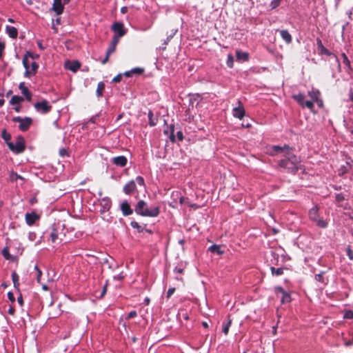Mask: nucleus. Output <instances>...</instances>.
I'll return each instance as SVG.
<instances>
[{
    "label": "nucleus",
    "instance_id": "f257e3e1",
    "mask_svg": "<svg viewBox=\"0 0 353 353\" xmlns=\"http://www.w3.org/2000/svg\"><path fill=\"white\" fill-rule=\"evenodd\" d=\"M292 148L288 145L283 146L273 145L271 148L270 154L275 156L280 154L281 159L277 161L278 165L288 173L296 174L301 168V161L292 152Z\"/></svg>",
    "mask_w": 353,
    "mask_h": 353
},
{
    "label": "nucleus",
    "instance_id": "f03ea898",
    "mask_svg": "<svg viewBox=\"0 0 353 353\" xmlns=\"http://www.w3.org/2000/svg\"><path fill=\"white\" fill-rule=\"evenodd\" d=\"M134 210L137 214L142 216L157 217L160 213V207L154 205L149 208L145 201L140 200L136 204Z\"/></svg>",
    "mask_w": 353,
    "mask_h": 353
},
{
    "label": "nucleus",
    "instance_id": "7ed1b4c3",
    "mask_svg": "<svg viewBox=\"0 0 353 353\" xmlns=\"http://www.w3.org/2000/svg\"><path fill=\"white\" fill-rule=\"evenodd\" d=\"M316 46H317V48H318L319 54H321V55L325 54L327 56H331L332 57V59H334V65H336V72H340L341 68V64H340L338 57L335 54H334L331 52H330L326 48L324 47L321 40L319 38L316 39Z\"/></svg>",
    "mask_w": 353,
    "mask_h": 353
},
{
    "label": "nucleus",
    "instance_id": "20e7f679",
    "mask_svg": "<svg viewBox=\"0 0 353 353\" xmlns=\"http://www.w3.org/2000/svg\"><path fill=\"white\" fill-rule=\"evenodd\" d=\"M9 149L16 154H19L25 150L24 140L21 137H19L16 141L8 142Z\"/></svg>",
    "mask_w": 353,
    "mask_h": 353
},
{
    "label": "nucleus",
    "instance_id": "39448f33",
    "mask_svg": "<svg viewBox=\"0 0 353 353\" xmlns=\"http://www.w3.org/2000/svg\"><path fill=\"white\" fill-rule=\"evenodd\" d=\"M34 107L37 112L41 114H47L52 109V106L49 105L48 102L45 99L41 101L36 102L34 104Z\"/></svg>",
    "mask_w": 353,
    "mask_h": 353
},
{
    "label": "nucleus",
    "instance_id": "423d86ee",
    "mask_svg": "<svg viewBox=\"0 0 353 353\" xmlns=\"http://www.w3.org/2000/svg\"><path fill=\"white\" fill-rule=\"evenodd\" d=\"M112 30L114 32V37L120 39L124 36L126 31L121 22H115L112 25Z\"/></svg>",
    "mask_w": 353,
    "mask_h": 353
},
{
    "label": "nucleus",
    "instance_id": "0eeeda50",
    "mask_svg": "<svg viewBox=\"0 0 353 353\" xmlns=\"http://www.w3.org/2000/svg\"><path fill=\"white\" fill-rule=\"evenodd\" d=\"M99 204L101 205L100 212L101 214H103L110 210L112 201L109 197L105 196L99 200Z\"/></svg>",
    "mask_w": 353,
    "mask_h": 353
},
{
    "label": "nucleus",
    "instance_id": "6e6552de",
    "mask_svg": "<svg viewBox=\"0 0 353 353\" xmlns=\"http://www.w3.org/2000/svg\"><path fill=\"white\" fill-rule=\"evenodd\" d=\"M238 106L232 109V114L235 118L242 119L245 116V111L240 100L237 101Z\"/></svg>",
    "mask_w": 353,
    "mask_h": 353
},
{
    "label": "nucleus",
    "instance_id": "1a4fd4ad",
    "mask_svg": "<svg viewBox=\"0 0 353 353\" xmlns=\"http://www.w3.org/2000/svg\"><path fill=\"white\" fill-rule=\"evenodd\" d=\"M275 292L276 294H281V301L282 303H289L291 301L290 294L286 292L281 286L276 287Z\"/></svg>",
    "mask_w": 353,
    "mask_h": 353
},
{
    "label": "nucleus",
    "instance_id": "9d476101",
    "mask_svg": "<svg viewBox=\"0 0 353 353\" xmlns=\"http://www.w3.org/2000/svg\"><path fill=\"white\" fill-rule=\"evenodd\" d=\"M111 162L119 167H124L128 163V159L125 156H118L111 159Z\"/></svg>",
    "mask_w": 353,
    "mask_h": 353
},
{
    "label": "nucleus",
    "instance_id": "9b49d317",
    "mask_svg": "<svg viewBox=\"0 0 353 353\" xmlns=\"http://www.w3.org/2000/svg\"><path fill=\"white\" fill-rule=\"evenodd\" d=\"M51 9L57 15L61 14L63 12V4L62 3V0H54Z\"/></svg>",
    "mask_w": 353,
    "mask_h": 353
},
{
    "label": "nucleus",
    "instance_id": "f8f14e48",
    "mask_svg": "<svg viewBox=\"0 0 353 353\" xmlns=\"http://www.w3.org/2000/svg\"><path fill=\"white\" fill-rule=\"evenodd\" d=\"M32 123V119L30 117H26L23 121L19 125V129L22 132L27 131Z\"/></svg>",
    "mask_w": 353,
    "mask_h": 353
},
{
    "label": "nucleus",
    "instance_id": "ddd939ff",
    "mask_svg": "<svg viewBox=\"0 0 353 353\" xmlns=\"http://www.w3.org/2000/svg\"><path fill=\"white\" fill-rule=\"evenodd\" d=\"M136 183L134 180L128 182L123 187V191L125 194H131L136 189Z\"/></svg>",
    "mask_w": 353,
    "mask_h": 353
},
{
    "label": "nucleus",
    "instance_id": "4468645a",
    "mask_svg": "<svg viewBox=\"0 0 353 353\" xmlns=\"http://www.w3.org/2000/svg\"><path fill=\"white\" fill-rule=\"evenodd\" d=\"M19 88L21 94L26 97L28 101H30L32 99V94L27 87L25 86L24 82H21L19 85Z\"/></svg>",
    "mask_w": 353,
    "mask_h": 353
},
{
    "label": "nucleus",
    "instance_id": "2eb2a0df",
    "mask_svg": "<svg viewBox=\"0 0 353 353\" xmlns=\"http://www.w3.org/2000/svg\"><path fill=\"white\" fill-rule=\"evenodd\" d=\"M39 216L34 212L26 214V222L28 225H33Z\"/></svg>",
    "mask_w": 353,
    "mask_h": 353
},
{
    "label": "nucleus",
    "instance_id": "dca6fc26",
    "mask_svg": "<svg viewBox=\"0 0 353 353\" xmlns=\"http://www.w3.org/2000/svg\"><path fill=\"white\" fill-rule=\"evenodd\" d=\"M121 210L124 216H128L132 214L133 211L131 209L127 201H123L121 205Z\"/></svg>",
    "mask_w": 353,
    "mask_h": 353
},
{
    "label": "nucleus",
    "instance_id": "f3484780",
    "mask_svg": "<svg viewBox=\"0 0 353 353\" xmlns=\"http://www.w3.org/2000/svg\"><path fill=\"white\" fill-rule=\"evenodd\" d=\"M280 35L282 39L287 43L290 44L292 43V37L290 32L287 30H279Z\"/></svg>",
    "mask_w": 353,
    "mask_h": 353
},
{
    "label": "nucleus",
    "instance_id": "a211bd4d",
    "mask_svg": "<svg viewBox=\"0 0 353 353\" xmlns=\"http://www.w3.org/2000/svg\"><path fill=\"white\" fill-rule=\"evenodd\" d=\"M174 125L172 124L170 125V126L167 127V128L164 129V130H163V133L165 135L169 137L170 140L172 142L175 141V137H174Z\"/></svg>",
    "mask_w": 353,
    "mask_h": 353
},
{
    "label": "nucleus",
    "instance_id": "6ab92c4d",
    "mask_svg": "<svg viewBox=\"0 0 353 353\" xmlns=\"http://www.w3.org/2000/svg\"><path fill=\"white\" fill-rule=\"evenodd\" d=\"M319 217V207L316 205L309 210V218L311 221L314 222Z\"/></svg>",
    "mask_w": 353,
    "mask_h": 353
},
{
    "label": "nucleus",
    "instance_id": "aec40b11",
    "mask_svg": "<svg viewBox=\"0 0 353 353\" xmlns=\"http://www.w3.org/2000/svg\"><path fill=\"white\" fill-rule=\"evenodd\" d=\"M59 228V225H57L54 223L51 227V232H50V238L52 242H55L56 240L58 239L59 233H58V229Z\"/></svg>",
    "mask_w": 353,
    "mask_h": 353
},
{
    "label": "nucleus",
    "instance_id": "412c9836",
    "mask_svg": "<svg viewBox=\"0 0 353 353\" xmlns=\"http://www.w3.org/2000/svg\"><path fill=\"white\" fill-rule=\"evenodd\" d=\"M6 33L8 34V36L10 38L15 39L17 37L18 30L15 27L10 26H6Z\"/></svg>",
    "mask_w": 353,
    "mask_h": 353
},
{
    "label": "nucleus",
    "instance_id": "4be33fe9",
    "mask_svg": "<svg viewBox=\"0 0 353 353\" xmlns=\"http://www.w3.org/2000/svg\"><path fill=\"white\" fill-rule=\"evenodd\" d=\"M119 39H120L113 36L112 40L107 49V54H112L114 52L116 46L119 41Z\"/></svg>",
    "mask_w": 353,
    "mask_h": 353
},
{
    "label": "nucleus",
    "instance_id": "5701e85b",
    "mask_svg": "<svg viewBox=\"0 0 353 353\" xmlns=\"http://www.w3.org/2000/svg\"><path fill=\"white\" fill-rule=\"evenodd\" d=\"M66 66L68 70H71L72 72H75L79 69L81 64H80L79 61H69L66 64Z\"/></svg>",
    "mask_w": 353,
    "mask_h": 353
},
{
    "label": "nucleus",
    "instance_id": "b1692460",
    "mask_svg": "<svg viewBox=\"0 0 353 353\" xmlns=\"http://www.w3.org/2000/svg\"><path fill=\"white\" fill-rule=\"evenodd\" d=\"M208 251L212 253L221 255L224 253V251L221 249V245L214 244L208 248Z\"/></svg>",
    "mask_w": 353,
    "mask_h": 353
},
{
    "label": "nucleus",
    "instance_id": "393cba45",
    "mask_svg": "<svg viewBox=\"0 0 353 353\" xmlns=\"http://www.w3.org/2000/svg\"><path fill=\"white\" fill-rule=\"evenodd\" d=\"M236 57L237 60L246 61L248 60L249 54L248 52L238 50L236 51Z\"/></svg>",
    "mask_w": 353,
    "mask_h": 353
},
{
    "label": "nucleus",
    "instance_id": "a878e982",
    "mask_svg": "<svg viewBox=\"0 0 353 353\" xmlns=\"http://www.w3.org/2000/svg\"><path fill=\"white\" fill-rule=\"evenodd\" d=\"M29 57H33V54L31 52L27 51L25 55L23 56L22 63L25 69H29V63H28V58Z\"/></svg>",
    "mask_w": 353,
    "mask_h": 353
},
{
    "label": "nucleus",
    "instance_id": "bb28decb",
    "mask_svg": "<svg viewBox=\"0 0 353 353\" xmlns=\"http://www.w3.org/2000/svg\"><path fill=\"white\" fill-rule=\"evenodd\" d=\"M148 117L149 120V125L150 126H155L157 123L158 119L157 117H154L152 112L151 110L149 111L148 114Z\"/></svg>",
    "mask_w": 353,
    "mask_h": 353
},
{
    "label": "nucleus",
    "instance_id": "cd10ccee",
    "mask_svg": "<svg viewBox=\"0 0 353 353\" xmlns=\"http://www.w3.org/2000/svg\"><path fill=\"white\" fill-rule=\"evenodd\" d=\"M294 99L302 107H304L305 96L303 94L293 95Z\"/></svg>",
    "mask_w": 353,
    "mask_h": 353
},
{
    "label": "nucleus",
    "instance_id": "c85d7f7f",
    "mask_svg": "<svg viewBox=\"0 0 353 353\" xmlns=\"http://www.w3.org/2000/svg\"><path fill=\"white\" fill-rule=\"evenodd\" d=\"M341 57L343 58V63L346 66L347 71L350 72L352 70V68L351 66V63L350 60L348 59L347 55L345 53H342Z\"/></svg>",
    "mask_w": 353,
    "mask_h": 353
},
{
    "label": "nucleus",
    "instance_id": "c756f323",
    "mask_svg": "<svg viewBox=\"0 0 353 353\" xmlns=\"http://www.w3.org/2000/svg\"><path fill=\"white\" fill-rule=\"evenodd\" d=\"M308 95L311 97L312 101L316 102L319 99L320 92L318 90H312L308 92Z\"/></svg>",
    "mask_w": 353,
    "mask_h": 353
},
{
    "label": "nucleus",
    "instance_id": "7c9ffc66",
    "mask_svg": "<svg viewBox=\"0 0 353 353\" xmlns=\"http://www.w3.org/2000/svg\"><path fill=\"white\" fill-rule=\"evenodd\" d=\"M23 101V98L19 95H14L12 97L10 100V105H19L21 102Z\"/></svg>",
    "mask_w": 353,
    "mask_h": 353
},
{
    "label": "nucleus",
    "instance_id": "2f4dec72",
    "mask_svg": "<svg viewBox=\"0 0 353 353\" xmlns=\"http://www.w3.org/2000/svg\"><path fill=\"white\" fill-rule=\"evenodd\" d=\"M314 222L316 223V225L321 228H325L328 225L327 221L321 217H319Z\"/></svg>",
    "mask_w": 353,
    "mask_h": 353
},
{
    "label": "nucleus",
    "instance_id": "473e14b6",
    "mask_svg": "<svg viewBox=\"0 0 353 353\" xmlns=\"http://www.w3.org/2000/svg\"><path fill=\"white\" fill-rule=\"evenodd\" d=\"M285 268H275L274 267H270L271 272L273 276H281L283 274V270Z\"/></svg>",
    "mask_w": 353,
    "mask_h": 353
},
{
    "label": "nucleus",
    "instance_id": "72a5a7b5",
    "mask_svg": "<svg viewBox=\"0 0 353 353\" xmlns=\"http://www.w3.org/2000/svg\"><path fill=\"white\" fill-rule=\"evenodd\" d=\"M12 280L14 284V287L18 288L19 286V276L15 272L12 273Z\"/></svg>",
    "mask_w": 353,
    "mask_h": 353
},
{
    "label": "nucleus",
    "instance_id": "f704fd0d",
    "mask_svg": "<svg viewBox=\"0 0 353 353\" xmlns=\"http://www.w3.org/2000/svg\"><path fill=\"white\" fill-rule=\"evenodd\" d=\"M105 88V84L103 83V82H99L97 85V95L98 97H102L103 95V90H104Z\"/></svg>",
    "mask_w": 353,
    "mask_h": 353
},
{
    "label": "nucleus",
    "instance_id": "c9c22d12",
    "mask_svg": "<svg viewBox=\"0 0 353 353\" xmlns=\"http://www.w3.org/2000/svg\"><path fill=\"white\" fill-rule=\"evenodd\" d=\"M144 72V69L142 68H134L130 70V72L133 75H140L142 74Z\"/></svg>",
    "mask_w": 353,
    "mask_h": 353
},
{
    "label": "nucleus",
    "instance_id": "e433bc0d",
    "mask_svg": "<svg viewBox=\"0 0 353 353\" xmlns=\"http://www.w3.org/2000/svg\"><path fill=\"white\" fill-rule=\"evenodd\" d=\"M1 137L6 142L7 144L8 142H10V140L11 139V135L7 132L6 130H3L2 131Z\"/></svg>",
    "mask_w": 353,
    "mask_h": 353
},
{
    "label": "nucleus",
    "instance_id": "4c0bfd02",
    "mask_svg": "<svg viewBox=\"0 0 353 353\" xmlns=\"http://www.w3.org/2000/svg\"><path fill=\"white\" fill-rule=\"evenodd\" d=\"M177 31V29L172 30L170 34H169L167 37L166 39L165 40L163 45L166 46L170 42V41L173 38V37L175 35Z\"/></svg>",
    "mask_w": 353,
    "mask_h": 353
},
{
    "label": "nucleus",
    "instance_id": "58836bf2",
    "mask_svg": "<svg viewBox=\"0 0 353 353\" xmlns=\"http://www.w3.org/2000/svg\"><path fill=\"white\" fill-rule=\"evenodd\" d=\"M325 274L324 271L321 272L319 274L315 275L314 279L316 281L324 283L323 274Z\"/></svg>",
    "mask_w": 353,
    "mask_h": 353
},
{
    "label": "nucleus",
    "instance_id": "ea45409f",
    "mask_svg": "<svg viewBox=\"0 0 353 353\" xmlns=\"http://www.w3.org/2000/svg\"><path fill=\"white\" fill-rule=\"evenodd\" d=\"M230 325H231V320H229L228 322L225 325H224L223 327L222 332L225 335H227L228 334Z\"/></svg>",
    "mask_w": 353,
    "mask_h": 353
},
{
    "label": "nucleus",
    "instance_id": "a19ab883",
    "mask_svg": "<svg viewBox=\"0 0 353 353\" xmlns=\"http://www.w3.org/2000/svg\"><path fill=\"white\" fill-rule=\"evenodd\" d=\"M234 58L232 54H228L227 60V65L232 68L233 67Z\"/></svg>",
    "mask_w": 353,
    "mask_h": 353
},
{
    "label": "nucleus",
    "instance_id": "79ce46f5",
    "mask_svg": "<svg viewBox=\"0 0 353 353\" xmlns=\"http://www.w3.org/2000/svg\"><path fill=\"white\" fill-rule=\"evenodd\" d=\"M134 181L135 183H137L141 186H143L145 185L144 179L141 176H137Z\"/></svg>",
    "mask_w": 353,
    "mask_h": 353
},
{
    "label": "nucleus",
    "instance_id": "37998d69",
    "mask_svg": "<svg viewBox=\"0 0 353 353\" xmlns=\"http://www.w3.org/2000/svg\"><path fill=\"white\" fill-rule=\"evenodd\" d=\"M314 102L312 101H305V103H304V107H306L308 109H310L311 111H312V110L314 108Z\"/></svg>",
    "mask_w": 353,
    "mask_h": 353
},
{
    "label": "nucleus",
    "instance_id": "c03bdc74",
    "mask_svg": "<svg viewBox=\"0 0 353 353\" xmlns=\"http://www.w3.org/2000/svg\"><path fill=\"white\" fill-rule=\"evenodd\" d=\"M349 165L348 163H347L346 165H343L341 167L340 170H339V174L340 175H343L345 173H346L347 171H348V169H349Z\"/></svg>",
    "mask_w": 353,
    "mask_h": 353
},
{
    "label": "nucleus",
    "instance_id": "a18cd8bd",
    "mask_svg": "<svg viewBox=\"0 0 353 353\" xmlns=\"http://www.w3.org/2000/svg\"><path fill=\"white\" fill-rule=\"evenodd\" d=\"M2 254H3V256H4V258L6 259H10V254L9 250H8V249L7 248H5L3 249Z\"/></svg>",
    "mask_w": 353,
    "mask_h": 353
},
{
    "label": "nucleus",
    "instance_id": "49530a36",
    "mask_svg": "<svg viewBox=\"0 0 353 353\" xmlns=\"http://www.w3.org/2000/svg\"><path fill=\"white\" fill-rule=\"evenodd\" d=\"M38 68H39V65L35 61H33L31 63V70H32V73L34 74L37 72Z\"/></svg>",
    "mask_w": 353,
    "mask_h": 353
},
{
    "label": "nucleus",
    "instance_id": "de8ad7c7",
    "mask_svg": "<svg viewBox=\"0 0 353 353\" xmlns=\"http://www.w3.org/2000/svg\"><path fill=\"white\" fill-rule=\"evenodd\" d=\"M130 225L133 228H136L138 230L139 232H141V226L139 225V223H137V221H132L130 223Z\"/></svg>",
    "mask_w": 353,
    "mask_h": 353
},
{
    "label": "nucleus",
    "instance_id": "09e8293b",
    "mask_svg": "<svg viewBox=\"0 0 353 353\" xmlns=\"http://www.w3.org/2000/svg\"><path fill=\"white\" fill-rule=\"evenodd\" d=\"M335 199H336V201L338 202H341L345 199L343 194L341 193L336 194Z\"/></svg>",
    "mask_w": 353,
    "mask_h": 353
},
{
    "label": "nucleus",
    "instance_id": "8fccbe9b",
    "mask_svg": "<svg viewBox=\"0 0 353 353\" xmlns=\"http://www.w3.org/2000/svg\"><path fill=\"white\" fill-rule=\"evenodd\" d=\"M175 292L174 288H170L167 292L166 297L168 299L170 298V296L174 294Z\"/></svg>",
    "mask_w": 353,
    "mask_h": 353
},
{
    "label": "nucleus",
    "instance_id": "3c124183",
    "mask_svg": "<svg viewBox=\"0 0 353 353\" xmlns=\"http://www.w3.org/2000/svg\"><path fill=\"white\" fill-rule=\"evenodd\" d=\"M121 78H122V74H117L116 77H114L112 79V82L113 83H119L121 81Z\"/></svg>",
    "mask_w": 353,
    "mask_h": 353
},
{
    "label": "nucleus",
    "instance_id": "603ef678",
    "mask_svg": "<svg viewBox=\"0 0 353 353\" xmlns=\"http://www.w3.org/2000/svg\"><path fill=\"white\" fill-rule=\"evenodd\" d=\"M137 313L135 310H132L131 312H130L127 316V319H132V318H134L135 316H137Z\"/></svg>",
    "mask_w": 353,
    "mask_h": 353
},
{
    "label": "nucleus",
    "instance_id": "864d4df0",
    "mask_svg": "<svg viewBox=\"0 0 353 353\" xmlns=\"http://www.w3.org/2000/svg\"><path fill=\"white\" fill-rule=\"evenodd\" d=\"M107 286H108V281L105 282V284L104 285L103 290L101 292V294L99 296V298H102L106 293L107 291Z\"/></svg>",
    "mask_w": 353,
    "mask_h": 353
},
{
    "label": "nucleus",
    "instance_id": "5fc2aeb1",
    "mask_svg": "<svg viewBox=\"0 0 353 353\" xmlns=\"http://www.w3.org/2000/svg\"><path fill=\"white\" fill-rule=\"evenodd\" d=\"M352 338L351 340H349V341H347V340H345L344 341V345L345 346H351V345H353V332L351 334Z\"/></svg>",
    "mask_w": 353,
    "mask_h": 353
},
{
    "label": "nucleus",
    "instance_id": "6e6d98bb",
    "mask_svg": "<svg viewBox=\"0 0 353 353\" xmlns=\"http://www.w3.org/2000/svg\"><path fill=\"white\" fill-rule=\"evenodd\" d=\"M8 298L12 303H14L15 301L14 296L13 293L11 292H8Z\"/></svg>",
    "mask_w": 353,
    "mask_h": 353
},
{
    "label": "nucleus",
    "instance_id": "4d7b16f0",
    "mask_svg": "<svg viewBox=\"0 0 353 353\" xmlns=\"http://www.w3.org/2000/svg\"><path fill=\"white\" fill-rule=\"evenodd\" d=\"M23 118L21 117H14L12 118V121L15 123H19V124L23 121Z\"/></svg>",
    "mask_w": 353,
    "mask_h": 353
},
{
    "label": "nucleus",
    "instance_id": "13d9d810",
    "mask_svg": "<svg viewBox=\"0 0 353 353\" xmlns=\"http://www.w3.org/2000/svg\"><path fill=\"white\" fill-rule=\"evenodd\" d=\"M12 180L23 179V177L17 173L12 172Z\"/></svg>",
    "mask_w": 353,
    "mask_h": 353
},
{
    "label": "nucleus",
    "instance_id": "bf43d9fd",
    "mask_svg": "<svg viewBox=\"0 0 353 353\" xmlns=\"http://www.w3.org/2000/svg\"><path fill=\"white\" fill-rule=\"evenodd\" d=\"M28 239L31 241H34L36 239V234L34 232H30L28 234Z\"/></svg>",
    "mask_w": 353,
    "mask_h": 353
},
{
    "label": "nucleus",
    "instance_id": "052dcab7",
    "mask_svg": "<svg viewBox=\"0 0 353 353\" xmlns=\"http://www.w3.org/2000/svg\"><path fill=\"white\" fill-rule=\"evenodd\" d=\"M5 48V44L0 41V59L3 57V51Z\"/></svg>",
    "mask_w": 353,
    "mask_h": 353
},
{
    "label": "nucleus",
    "instance_id": "680f3d73",
    "mask_svg": "<svg viewBox=\"0 0 353 353\" xmlns=\"http://www.w3.org/2000/svg\"><path fill=\"white\" fill-rule=\"evenodd\" d=\"M280 3H279L278 1H276V0H273L271 3H270V6L272 7V9L274 8H276V7H278L279 6Z\"/></svg>",
    "mask_w": 353,
    "mask_h": 353
},
{
    "label": "nucleus",
    "instance_id": "e2e57ef3",
    "mask_svg": "<svg viewBox=\"0 0 353 353\" xmlns=\"http://www.w3.org/2000/svg\"><path fill=\"white\" fill-rule=\"evenodd\" d=\"M176 137L179 141H181L183 139V132L180 130L176 132Z\"/></svg>",
    "mask_w": 353,
    "mask_h": 353
},
{
    "label": "nucleus",
    "instance_id": "0e129e2a",
    "mask_svg": "<svg viewBox=\"0 0 353 353\" xmlns=\"http://www.w3.org/2000/svg\"><path fill=\"white\" fill-rule=\"evenodd\" d=\"M123 278H124V276L122 273H120L117 275L114 276V280L121 281Z\"/></svg>",
    "mask_w": 353,
    "mask_h": 353
},
{
    "label": "nucleus",
    "instance_id": "69168bd1",
    "mask_svg": "<svg viewBox=\"0 0 353 353\" xmlns=\"http://www.w3.org/2000/svg\"><path fill=\"white\" fill-rule=\"evenodd\" d=\"M41 274H42V272H41V270L37 269V280L38 282H40V279H41Z\"/></svg>",
    "mask_w": 353,
    "mask_h": 353
},
{
    "label": "nucleus",
    "instance_id": "338daca9",
    "mask_svg": "<svg viewBox=\"0 0 353 353\" xmlns=\"http://www.w3.org/2000/svg\"><path fill=\"white\" fill-rule=\"evenodd\" d=\"M316 103H317L318 106L321 108L323 105V102L321 99H319L317 101H316Z\"/></svg>",
    "mask_w": 353,
    "mask_h": 353
},
{
    "label": "nucleus",
    "instance_id": "774afa93",
    "mask_svg": "<svg viewBox=\"0 0 353 353\" xmlns=\"http://www.w3.org/2000/svg\"><path fill=\"white\" fill-rule=\"evenodd\" d=\"M17 302L19 303V305H23V301L22 296H21V294H20V296L17 298Z\"/></svg>",
    "mask_w": 353,
    "mask_h": 353
}]
</instances>
